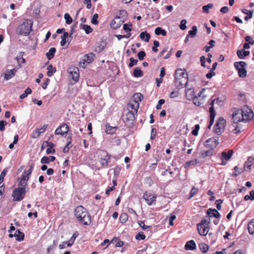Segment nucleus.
Returning <instances> with one entry per match:
<instances>
[{
  "mask_svg": "<svg viewBox=\"0 0 254 254\" xmlns=\"http://www.w3.org/2000/svg\"><path fill=\"white\" fill-rule=\"evenodd\" d=\"M216 100V103H218L219 101L218 99H215L213 100H211L210 102H209V105L211 106V107L209 108V112L210 113V121H209V125L208 127L209 128H210L211 127V126L213 125L214 121V119L216 116V112L214 109V103L215 101Z\"/></svg>",
  "mask_w": 254,
  "mask_h": 254,
  "instance_id": "obj_8",
  "label": "nucleus"
},
{
  "mask_svg": "<svg viewBox=\"0 0 254 254\" xmlns=\"http://www.w3.org/2000/svg\"><path fill=\"white\" fill-rule=\"evenodd\" d=\"M130 35H131V34L130 33H129L128 34H127V35H116V37L118 38V39L119 40H121L123 38H128L130 36Z\"/></svg>",
  "mask_w": 254,
  "mask_h": 254,
  "instance_id": "obj_62",
  "label": "nucleus"
},
{
  "mask_svg": "<svg viewBox=\"0 0 254 254\" xmlns=\"http://www.w3.org/2000/svg\"><path fill=\"white\" fill-rule=\"evenodd\" d=\"M159 46V42L157 41H154L153 42V46L152 48V51L154 52L158 51L157 47Z\"/></svg>",
  "mask_w": 254,
  "mask_h": 254,
  "instance_id": "obj_58",
  "label": "nucleus"
},
{
  "mask_svg": "<svg viewBox=\"0 0 254 254\" xmlns=\"http://www.w3.org/2000/svg\"><path fill=\"white\" fill-rule=\"evenodd\" d=\"M218 144V137L214 136L207 139L204 142V146L207 148L213 150Z\"/></svg>",
  "mask_w": 254,
  "mask_h": 254,
  "instance_id": "obj_9",
  "label": "nucleus"
},
{
  "mask_svg": "<svg viewBox=\"0 0 254 254\" xmlns=\"http://www.w3.org/2000/svg\"><path fill=\"white\" fill-rule=\"evenodd\" d=\"M246 42L248 43H249L251 45L254 44V40L252 39V38L249 36H247L245 38Z\"/></svg>",
  "mask_w": 254,
  "mask_h": 254,
  "instance_id": "obj_63",
  "label": "nucleus"
},
{
  "mask_svg": "<svg viewBox=\"0 0 254 254\" xmlns=\"http://www.w3.org/2000/svg\"><path fill=\"white\" fill-rule=\"evenodd\" d=\"M186 23H187L186 20L183 19L181 20V24L180 25V28L181 30H184L186 29V28H187Z\"/></svg>",
  "mask_w": 254,
  "mask_h": 254,
  "instance_id": "obj_57",
  "label": "nucleus"
},
{
  "mask_svg": "<svg viewBox=\"0 0 254 254\" xmlns=\"http://www.w3.org/2000/svg\"><path fill=\"white\" fill-rule=\"evenodd\" d=\"M250 51H245V50H244V49L239 50H238L237 52V55L238 57L241 59H243L245 57L249 56L250 55Z\"/></svg>",
  "mask_w": 254,
  "mask_h": 254,
  "instance_id": "obj_23",
  "label": "nucleus"
},
{
  "mask_svg": "<svg viewBox=\"0 0 254 254\" xmlns=\"http://www.w3.org/2000/svg\"><path fill=\"white\" fill-rule=\"evenodd\" d=\"M186 250H193L196 249V245L193 240L188 241L185 246Z\"/></svg>",
  "mask_w": 254,
  "mask_h": 254,
  "instance_id": "obj_25",
  "label": "nucleus"
},
{
  "mask_svg": "<svg viewBox=\"0 0 254 254\" xmlns=\"http://www.w3.org/2000/svg\"><path fill=\"white\" fill-rule=\"evenodd\" d=\"M143 198L149 205H151L156 201V195L152 192L146 191L143 195Z\"/></svg>",
  "mask_w": 254,
  "mask_h": 254,
  "instance_id": "obj_10",
  "label": "nucleus"
},
{
  "mask_svg": "<svg viewBox=\"0 0 254 254\" xmlns=\"http://www.w3.org/2000/svg\"><path fill=\"white\" fill-rule=\"evenodd\" d=\"M93 60V54H86L84 55L81 61L80 62V64H83L82 67L87 65L88 64L90 63Z\"/></svg>",
  "mask_w": 254,
  "mask_h": 254,
  "instance_id": "obj_17",
  "label": "nucleus"
},
{
  "mask_svg": "<svg viewBox=\"0 0 254 254\" xmlns=\"http://www.w3.org/2000/svg\"><path fill=\"white\" fill-rule=\"evenodd\" d=\"M98 17L99 16L98 14H94L92 16L91 22L94 25H97L99 23L98 21Z\"/></svg>",
  "mask_w": 254,
  "mask_h": 254,
  "instance_id": "obj_50",
  "label": "nucleus"
},
{
  "mask_svg": "<svg viewBox=\"0 0 254 254\" xmlns=\"http://www.w3.org/2000/svg\"><path fill=\"white\" fill-rule=\"evenodd\" d=\"M56 52V49L55 48L52 47V48H50L49 52L46 54V56L47 59L49 60H51V59H52L54 57Z\"/></svg>",
  "mask_w": 254,
  "mask_h": 254,
  "instance_id": "obj_28",
  "label": "nucleus"
},
{
  "mask_svg": "<svg viewBox=\"0 0 254 254\" xmlns=\"http://www.w3.org/2000/svg\"><path fill=\"white\" fill-rule=\"evenodd\" d=\"M199 249L202 253H205L208 250L209 247L206 244L201 243L199 244Z\"/></svg>",
  "mask_w": 254,
  "mask_h": 254,
  "instance_id": "obj_45",
  "label": "nucleus"
},
{
  "mask_svg": "<svg viewBox=\"0 0 254 254\" xmlns=\"http://www.w3.org/2000/svg\"><path fill=\"white\" fill-rule=\"evenodd\" d=\"M32 23L31 20L25 19L17 28V32L20 35H28L32 30Z\"/></svg>",
  "mask_w": 254,
  "mask_h": 254,
  "instance_id": "obj_4",
  "label": "nucleus"
},
{
  "mask_svg": "<svg viewBox=\"0 0 254 254\" xmlns=\"http://www.w3.org/2000/svg\"><path fill=\"white\" fill-rule=\"evenodd\" d=\"M248 229L250 235H254V220H252L249 222Z\"/></svg>",
  "mask_w": 254,
  "mask_h": 254,
  "instance_id": "obj_31",
  "label": "nucleus"
},
{
  "mask_svg": "<svg viewBox=\"0 0 254 254\" xmlns=\"http://www.w3.org/2000/svg\"><path fill=\"white\" fill-rule=\"evenodd\" d=\"M198 190V188L193 187L190 190V196L189 198H190L192 197L194 195H195L196 194Z\"/></svg>",
  "mask_w": 254,
  "mask_h": 254,
  "instance_id": "obj_55",
  "label": "nucleus"
},
{
  "mask_svg": "<svg viewBox=\"0 0 254 254\" xmlns=\"http://www.w3.org/2000/svg\"><path fill=\"white\" fill-rule=\"evenodd\" d=\"M74 215L77 219L85 225L90 224L91 217L87 209L81 205L78 206L74 210Z\"/></svg>",
  "mask_w": 254,
  "mask_h": 254,
  "instance_id": "obj_2",
  "label": "nucleus"
},
{
  "mask_svg": "<svg viewBox=\"0 0 254 254\" xmlns=\"http://www.w3.org/2000/svg\"><path fill=\"white\" fill-rule=\"evenodd\" d=\"M197 228L199 235L205 236L208 232V227L205 226L197 225Z\"/></svg>",
  "mask_w": 254,
  "mask_h": 254,
  "instance_id": "obj_21",
  "label": "nucleus"
},
{
  "mask_svg": "<svg viewBox=\"0 0 254 254\" xmlns=\"http://www.w3.org/2000/svg\"><path fill=\"white\" fill-rule=\"evenodd\" d=\"M16 71L17 70L15 68L6 69L3 73L4 80H8L13 77L15 75Z\"/></svg>",
  "mask_w": 254,
  "mask_h": 254,
  "instance_id": "obj_20",
  "label": "nucleus"
},
{
  "mask_svg": "<svg viewBox=\"0 0 254 254\" xmlns=\"http://www.w3.org/2000/svg\"><path fill=\"white\" fill-rule=\"evenodd\" d=\"M67 71L72 79L74 81L77 82L79 77L78 68L75 66H70L68 68Z\"/></svg>",
  "mask_w": 254,
  "mask_h": 254,
  "instance_id": "obj_12",
  "label": "nucleus"
},
{
  "mask_svg": "<svg viewBox=\"0 0 254 254\" xmlns=\"http://www.w3.org/2000/svg\"><path fill=\"white\" fill-rule=\"evenodd\" d=\"M32 92V90L30 88H27L24 91V93L22 94L20 96V99H24V98H25L27 96V95L28 94H31Z\"/></svg>",
  "mask_w": 254,
  "mask_h": 254,
  "instance_id": "obj_48",
  "label": "nucleus"
},
{
  "mask_svg": "<svg viewBox=\"0 0 254 254\" xmlns=\"http://www.w3.org/2000/svg\"><path fill=\"white\" fill-rule=\"evenodd\" d=\"M101 155L100 163L102 166H107L110 161V156L105 151H102Z\"/></svg>",
  "mask_w": 254,
  "mask_h": 254,
  "instance_id": "obj_14",
  "label": "nucleus"
},
{
  "mask_svg": "<svg viewBox=\"0 0 254 254\" xmlns=\"http://www.w3.org/2000/svg\"><path fill=\"white\" fill-rule=\"evenodd\" d=\"M241 113L243 116V120L245 121H248L252 120L254 117V113L252 110L247 106H244L240 110Z\"/></svg>",
  "mask_w": 254,
  "mask_h": 254,
  "instance_id": "obj_7",
  "label": "nucleus"
},
{
  "mask_svg": "<svg viewBox=\"0 0 254 254\" xmlns=\"http://www.w3.org/2000/svg\"><path fill=\"white\" fill-rule=\"evenodd\" d=\"M64 18L65 20V23L67 24H70L72 23V18H71V17L70 16V15L68 13H65L64 15Z\"/></svg>",
  "mask_w": 254,
  "mask_h": 254,
  "instance_id": "obj_47",
  "label": "nucleus"
},
{
  "mask_svg": "<svg viewBox=\"0 0 254 254\" xmlns=\"http://www.w3.org/2000/svg\"><path fill=\"white\" fill-rule=\"evenodd\" d=\"M139 103L137 102L131 101L127 104V108L128 111L136 113L139 108Z\"/></svg>",
  "mask_w": 254,
  "mask_h": 254,
  "instance_id": "obj_18",
  "label": "nucleus"
},
{
  "mask_svg": "<svg viewBox=\"0 0 254 254\" xmlns=\"http://www.w3.org/2000/svg\"><path fill=\"white\" fill-rule=\"evenodd\" d=\"M155 33L157 35H162V36H166L167 34L166 31L165 30L159 27L155 28Z\"/></svg>",
  "mask_w": 254,
  "mask_h": 254,
  "instance_id": "obj_37",
  "label": "nucleus"
},
{
  "mask_svg": "<svg viewBox=\"0 0 254 254\" xmlns=\"http://www.w3.org/2000/svg\"><path fill=\"white\" fill-rule=\"evenodd\" d=\"M47 75L49 77L51 76L56 71L55 67H53L52 65L50 64L47 67Z\"/></svg>",
  "mask_w": 254,
  "mask_h": 254,
  "instance_id": "obj_39",
  "label": "nucleus"
},
{
  "mask_svg": "<svg viewBox=\"0 0 254 254\" xmlns=\"http://www.w3.org/2000/svg\"><path fill=\"white\" fill-rule=\"evenodd\" d=\"M117 130V127H111L109 125L107 124L106 125V132L107 134H113L115 133L116 131Z\"/></svg>",
  "mask_w": 254,
  "mask_h": 254,
  "instance_id": "obj_30",
  "label": "nucleus"
},
{
  "mask_svg": "<svg viewBox=\"0 0 254 254\" xmlns=\"http://www.w3.org/2000/svg\"><path fill=\"white\" fill-rule=\"evenodd\" d=\"M68 130V126L66 124H63L56 129L55 133L56 135H64L67 133Z\"/></svg>",
  "mask_w": 254,
  "mask_h": 254,
  "instance_id": "obj_15",
  "label": "nucleus"
},
{
  "mask_svg": "<svg viewBox=\"0 0 254 254\" xmlns=\"http://www.w3.org/2000/svg\"><path fill=\"white\" fill-rule=\"evenodd\" d=\"M210 223V220H207L206 219H202L200 223H198V225L201 226H205L208 227V225Z\"/></svg>",
  "mask_w": 254,
  "mask_h": 254,
  "instance_id": "obj_53",
  "label": "nucleus"
},
{
  "mask_svg": "<svg viewBox=\"0 0 254 254\" xmlns=\"http://www.w3.org/2000/svg\"><path fill=\"white\" fill-rule=\"evenodd\" d=\"M233 154V151L232 150H229L227 152L223 151L221 153L222 158L228 161L232 157Z\"/></svg>",
  "mask_w": 254,
  "mask_h": 254,
  "instance_id": "obj_24",
  "label": "nucleus"
},
{
  "mask_svg": "<svg viewBox=\"0 0 254 254\" xmlns=\"http://www.w3.org/2000/svg\"><path fill=\"white\" fill-rule=\"evenodd\" d=\"M131 25L128 24H125L123 25V29L126 32H129L131 31Z\"/></svg>",
  "mask_w": 254,
  "mask_h": 254,
  "instance_id": "obj_56",
  "label": "nucleus"
},
{
  "mask_svg": "<svg viewBox=\"0 0 254 254\" xmlns=\"http://www.w3.org/2000/svg\"><path fill=\"white\" fill-rule=\"evenodd\" d=\"M146 54L144 51H140L137 54V57L139 60H143Z\"/></svg>",
  "mask_w": 254,
  "mask_h": 254,
  "instance_id": "obj_61",
  "label": "nucleus"
},
{
  "mask_svg": "<svg viewBox=\"0 0 254 254\" xmlns=\"http://www.w3.org/2000/svg\"><path fill=\"white\" fill-rule=\"evenodd\" d=\"M79 27L81 29L83 30L87 34L91 33L93 31L90 26L86 24H80Z\"/></svg>",
  "mask_w": 254,
  "mask_h": 254,
  "instance_id": "obj_26",
  "label": "nucleus"
},
{
  "mask_svg": "<svg viewBox=\"0 0 254 254\" xmlns=\"http://www.w3.org/2000/svg\"><path fill=\"white\" fill-rule=\"evenodd\" d=\"M122 23L120 17L116 16L115 18L112 20L110 23V26L113 29H117L120 27Z\"/></svg>",
  "mask_w": 254,
  "mask_h": 254,
  "instance_id": "obj_19",
  "label": "nucleus"
},
{
  "mask_svg": "<svg viewBox=\"0 0 254 254\" xmlns=\"http://www.w3.org/2000/svg\"><path fill=\"white\" fill-rule=\"evenodd\" d=\"M145 238V236L142 233H138L135 236V239L137 240H143Z\"/></svg>",
  "mask_w": 254,
  "mask_h": 254,
  "instance_id": "obj_59",
  "label": "nucleus"
},
{
  "mask_svg": "<svg viewBox=\"0 0 254 254\" xmlns=\"http://www.w3.org/2000/svg\"><path fill=\"white\" fill-rule=\"evenodd\" d=\"M128 219V215L126 213H121L120 216V220L122 223H125L127 222Z\"/></svg>",
  "mask_w": 254,
  "mask_h": 254,
  "instance_id": "obj_43",
  "label": "nucleus"
},
{
  "mask_svg": "<svg viewBox=\"0 0 254 254\" xmlns=\"http://www.w3.org/2000/svg\"><path fill=\"white\" fill-rule=\"evenodd\" d=\"M47 125H44L41 128L34 130L31 135L32 138H36L38 137L42 133L45 131L47 128Z\"/></svg>",
  "mask_w": 254,
  "mask_h": 254,
  "instance_id": "obj_16",
  "label": "nucleus"
},
{
  "mask_svg": "<svg viewBox=\"0 0 254 254\" xmlns=\"http://www.w3.org/2000/svg\"><path fill=\"white\" fill-rule=\"evenodd\" d=\"M188 74L186 70L179 68L176 70L175 83L178 88H182L188 83Z\"/></svg>",
  "mask_w": 254,
  "mask_h": 254,
  "instance_id": "obj_3",
  "label": "nucleus"
},
{
  "mask_svg": "<svg viewBox=\"0 0 254 254\" xmlns=\"http://www.w3.org/2000/svg\"><path fill=\"white\" fill-rule=\"evenodd\" d=\"M243 114H242V113H241V111L240 110H237L235 111L232 115V122L234 124H237L239 122H246L245 120H244L243 119Z\"/></svg>",
  "mask_w": 254,
  "mask_h": 254,
  "instance_id": "obj_11",
  "label": "nucleus"
},
{
  "mask_svg": "<svg viewBox=\"0 0 254 254\" xmlns=\"http://www.w3.org/2000/svg\"><path fill=\"white\" fill-rule=\"evenodd\" d=\"M198 161L197 159H194L193 160H190L189 161H188L185 164V168L187 169L189 167H190V166H194L198 163Z\"/></svg>",
  "mask_w": 254,
  "mask_h": 254,
  "instance_id": "obj_41",
  "label": "nucleus"
},
{
  "mask_svg": "<svg viewBox=\"0 0 254 254\" xmlns=\"http://www.w3.org/2000/svg\"><path fill=\"white\" fill-rule=\"evenodd\" d=\"M213 7V4L211 3H209L207 5H204L202 6V9L203 10V12L209 13V10L210 8H212Z\"/></svg>",
  "mask_w": 254,
  "mask_h": 254,
  "instance_id": "obj_44",
  "label": "nucleus"
},
{
  "mask_svg": "<svg viewBox=\"0 0 254 254\" xmlns=\"http://www.w3.org/2000/svg\"><path fill=\"white\" fill-rule=\"evenodd\" d=\"M189 35L191 38H194L197 33V27L196 26H193L191 28V30L188 32Z\"/></svg>",
  "mask_w": 254,
  "mask_h": 254,
  "instance_id": "obj_40",
  "label": "nucleus"
},
{
  "mask_svg": "<svg viewBox=\"0 0 254 254\" xmlns=\"http://www.w3.org/2000/svg\"><path fill=\"white\" fill-rule=\"evenodd\" d=\"M140 39L144 40L145 42H147L150 38V35L146 32H142L139 35Z\"/></svg>",
  "mask_w": 254,
  "mask_h": 254,
  "instance_id": "obj_32",
  "label": "nucleus"
},
{
  "mask_svg": "<svg viewBox=\"0 0 254 254\" xmlns=\"http://www.w3.org/2000/svg\"><path fill=\"white\" fill-rule=\"evenodd\" d=\"M68 33L67 32H64L63 35L61 36V41L60 42V44L62 46H64L66 42V39L68 37Z\"/></svg>",
  "mask_w": 254,
  "mask_h": 254,
  "instance_id": "obj_35",
  "label": "nucleus"
},
{
  "mask_svg": "<svg viewBox=\"0 0 254 254\" xmlns=\"http://www.w3.org/2000/svg\"><path fill=\"white\" fill-rule=\"evenodd\" d=\"M56 158L55 156H44L41 160V162L42 164H48L51 162H53L55 160Z\"/></svg>",
  "mask_w": 254,
  "mask_h": 254,
  "instance_id": "obj_27",
  "label": "nucleus"
},
{
  "mask_svg": "<svg viewBox=\"0 0 254 254\" xmlns=\"http://www.w3.org/2000/svg\"><path fill=\"white\" fill-rule=\"evenodd\" d=\"M246 63L243 61L237 62L234 63V66L236 68V69L238 70V75L240 77L243 78L246 76Z\"/></svg>",
  "mask_w": 254,
  "mask_h": 254,
  "instance_id": "obj_6",
  "label": "nucleus"
},
{
  "mask_svg": "<svg viewBox=\"0 0 254 254\" xmlns=\"http://www.w3.org/2000/svg\"><path fill=\"white\" fill-rule=\"evenodd\" d=\"M14 237L16 238V240L18 241H22L24 239V234L22 232L17 230L14 234Z\"/></svg>",
  "mask_w": 254,
  "mask_h": 254,
  "instance_id": "obj_34",
  "label": "nucleus"
},
{
  "mask_svg": "<svg viewBox=\"0 0 254 254\" xmlns=\"http://www.w3.org/2000/svg\"><path fill=\"white\" fill-rule=\"evenodd\" d=\"M254 163V158L252 157H249L247 161L244 164L243 168H241L239 172V174H241L244 171H249L251 170L252 166Z\"/></svg>",
  "mask_w": 254,
  "mask_h": 254,
  "instance_id": "obj_13",
  "label": "nucleus"
},
{
  "mask_svg": "<svg viewBox=\"0 0 254 254\" xmlns=\"http://www.w3.org/2000/svg\"><path fill=\"white\" fill-rule=\"evenodd\" d=\"M199 128L200 127L198 124L195 125L194 126V128L191 131L192 134L194 136H197L198 135Z\"/></svg>",
  "mask_w": 254,
  "mask_h": 254,
  "instance_id": "obj_54",
  "label": "nucleus"
},
{
  "mask_svg": "<svg viewBox=\"0 0 254 254\" xmlns=\"http://www.w3.org/2000/svg\"><path fill=\"white\" fill-rule=\"evenodd\" d=\"M235 125H234V128L233 129L232 132L235 134H238L241 132L242 127L240 126L239 125L235 124Z\"/></svg>",
  "mask_w": 254,
  "mask_h": 254,
  "instance_id": "obj_49",
  "label": "nucleus"
},
{
  "mask_svg": "<svg viewBox=\"0 0 254 254\" xmlns=\"http://www.w3.org/2000/svg\"><path fill=\"white\" fill-rule=\"evenodd\" d=\"M133 74V76L135 77H141L143 75V72L138 67H136L134 68Z\"/></svg>",
  "mask_w": 254,
  "mask_h": 254,
  "instance_id": "obj_36",
  "label": "nucleus"
},
{
  "mask_svg": "<svg viewBox=\"0 0 254 254\" xmlns=\"http://www.w3.org/2000/svg\"><path fill=\"white\" fill-rule=\"evenodd\" d=\"M138 61L137 60L134 59L133 58H130L129 59V63L128 64V66L129 67H132L134 65H136Z\"/></svg>",
  "mask_w": 254,
  "mask_h": 254,
  "instance_id": "obj_52",
  "label": "nucleus"
},
{
  "mask_svg": "<svg viewBox=\"0 0 254 254\" xmlns=\"http://www.w3.org/2000/svg\"><path fill=\"white\" fill-rule=\"evenodd\" d=\"M7 125L6 121H0V131H2L5 129V126Z\"/></svg>",
  "mask_w": 254,
  "mask_h": 254,
  "instance_id": "obj_60",
  "label": "nucleus"
},
{
  "mask_svg": "<svg viewBox=\"0 0 254 254\" xmlns=\"http://www.w3.org/2000/svg\"><path fill=\"white\" fill-rule=\"evenodd\" d=\"M33 168V166L31 165L28 170H25L19 178L18 187L15 189L12 192V196L13 197L14 200L20 201L24 198L25 193L28 190L27 182L31 176Z\"/></svg>",
  "mask_w": 254,
  "mask_h": 254,
  "instance_id": "obj_1",
  "label": "nucleus"
},
{
  "mask_svg": "<svg viewBox=\"0 0 254 254\" xmlns=\"http://www.w3.org/2000/svg\"><path fill=\"white\" fill-rule=\"evenodd\" d=\"M186 96L188 100L192 99L194 96L193 89L192 88L188 89L186 91Z\"/></svg>",
  "mask_w": 254,
  "mask_h": 254,
  "instance_id": "obj_33",
  "label": "nucleus"
},
{
  "mask_svg": "<svg viewBox=\"0 0 254 254\" xmlns=\"http://www.w3.org/2000/svg\"><path fill=\"white\" fill-rule=\"evenodd\" d=\"M133 102H137L139 103V102L141 101L143 99V95L140 93H136L133 95Z\"/></svg>",
  "mask_w": 254,
  "mask_h": 254,
  "instance_id": "obj_38",
  "label": "nucleus"
},
{
  "mask_svg": "<svg viewBox=\"0 0 254 254\" xmlns=\"http://www.w3.org/2000/svg\"><path fill=\"white\" fill-rule=\"evenodd\" d=\"M178 96H179V92L175 91H172L169 95V97L171 98H174L175 97H178Z\"/></svg>",
  "mask_w": 254,
  "mask_h": 254,
  "instance_id": "obj_64",
  "label": "nucleus"
},
{
  "mask_svg": "<svg viewBox=\"0 0 254 254\" xmlns=\"http://www.w3.org/2000/svg\"><path fill=\"white\" fill-rule=\"evenodd\" d=\"M78 234L75 232L74 233L70 238V239L67 241L68 242V247H70L73 245V244L74 242V241L76 239V238L77 237Z\"/></svg>",
  "mask_w": 254,
  "mask_h": 254,
  "instance_id": "obj_42",
  "label": "nucleus"
},
{
  "mask_svg": "<svg viewBox=\"0 0 254 254\" xmlns=\"http://www.w3.org/2000/svg\"><path fill=\"white\" fill-rule=\"evenodd\" d=\"M207 214L210 217H214L216 218L220 217V213L215 209L209 208L207 210Z\"/></svg>",
  "mask_w": 254,
  "mask_h": 254,
  "instance_id": "obj_22",
  "label": "nucleus"
},
{
  "mask_svg": "<svg viewBox=\"0 0 254 254\" xmlns=\"http://www.w3.org/2000/svg\"><path fill=\"white\" fill-rule=\"evenodd\" d=\"M226 121L223 117H220L217 121L213 128L215 133L217 134H221L224 130Z\"/></svg>",
  "mask_w": 254,
  "mask_h": 254,
  "instance_id": "obj_5",
  "label": "nucleus"
},
{
  "mask_svg": "<svg viewBox=\"0 0 254 254\" xmlns=\"http://www.w3.org/2000/svg\"><path fill=\"white\" fill-rule=\"evenodd\" d=\"M112 242H115L116 243L115 246L117 247H121L124 245L123 241H121L119 239L115 237L111 241Z\"/></svg>",
  "mask_w": 254,
  "mask_h": 254,
  "instance_id": "obj_46",
  "label": "nucleus"
},
{
  "mask_svg": "<svg viewBox=\"0 0 254 254\" xmlns=\"http://www.w3.org/2000/svg\"><path fill=\"white\" fill-rule=\"evenodd\" d=\"M136 113L128 111L126 114V119L128 121L133 122L135 119V115Z\"/></svg>",
  "mask_w": 254,
  "mask_h": 254,
  "instance_id": "obj_29",
  "label": "nucleus"
},
{
  "mask_svg": "<svg viewBox=\"0 0 254 254\" xmlns=\"http://www.w3.org/2000/svg\"><path fill=\"white\" fill-rule=\"evenodd\" d=\"M212 155V150L211 149L210 150H207V151H205L202 152L201 154V157L202 158H204L207 156H210Z\"/></svg>",
  "mask_w": 254,
  "mask_h": 254,
  "instance_id": "obj_51",
  "label": "nucleus"
}]
</instances>
